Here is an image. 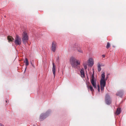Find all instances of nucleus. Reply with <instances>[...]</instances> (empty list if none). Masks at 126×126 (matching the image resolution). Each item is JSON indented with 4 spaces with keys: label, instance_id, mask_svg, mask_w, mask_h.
Listing matches in <instances>:
<instances>
[{
    "label": "nucleus",
    "instance_id": "nucleus-20",
    "mask_svg": "<svg viewBox=\"0 0 126 126\" xmlns=\"http://www.w3.org/2000/svg\"><path fill=\"white\" fill-rule=\"evenodd\" d=\"M98 90L99 92L100 91V87L98 85H97Z\"/></svg>",
    "mask_w": 126,
    "mask_h": 126
},
{
    "label": "nucleus",
    "instance_id": "nucleus-23",
    "mask_svg": "<svg viewBox=\"0 0 126 126\" xmlns=\"http://www.w3.org/2000/svg\"><path fill=\"white\" fill-rule=\"evenodd\" d=\"M0 126H2V125L1 124H0Z\"/></svg>",
    "mask_w": 126,
    "mask_h": 126
},
{
    "label": "nucleus",
    "instance_id": "nucleus-5",
    "mask_svg": "<svg viewBox=\"0 0 126 126\" xmlns=\"http://www.w3.org/2000/svg\"><path fill=\"white\" fill-rule=\"evenodd\" d=\"M15 43L16 45H20L21 44V38L18 35H16L15 38Z\"/></svg>",
    "mask_w": 126,
    "mask_h": 126
},
{
    "label": "nucleus",
    "instance_id": "nucleus-10",
    "mask_svg": "<svg viewBox=\"0 0 126 126\" xmlns=\"http://www.w3.org/2000/svg\"><path fill=\"white\" fill-rule=\"evenodd\" d=\"M7 39L8 40L9 42H12L14 40V39L12 37L9 36H8Z\"/></svg>",
    "mask_w": 126,
    "mask_h": 126
},
{
    "label": "nucleus",
    "instance_id": "nucleus-1",
    "mask_svg": "<svg viewBox=\"0 0 126 126\" xmlns=\"http://www.w3.org/2000/svg\"><path fill=\"white\" fill-rule=\"evenodd\" d=\"M70 62L73 67L78 68V66L80 64V62L74 57H71L70 59Z\"/></svg>",
    "mask_w": 126,
    "mask_h": 126
},
{
    "label": "nucleus",
    "instance_id": "nucleus-15",
    "mask_svg": "<svg viewBox=\"0 0 126 126\" xmlns=\"http://www.w3.org/2000/svg\"><path fill=\"white\" fill-rule=\"evenodd\" d=\"M46 117L45 116V115L44 114H42L40 116V119H44Z\"/></svg>",
    "mask_w": 126,
    "mask_h": 126
},
{
    "label": "nucleus",
    "instance_id": "nucleus-12",
    "mask_svg": "<svg viewBox=\"0 0 126 126\" xmlns=\"http://www.w3.org/2000/svg\"><path fill=\"white\" fill-rule=\"evenodd\" d=\"M121 112L120 109L119 108H118L116 111V113L117 115H118L120 114Z\"/></svg>",
    "mask_w": 126,
    "mask_h": 126
},
{
    "label": "nucleus",
    "instance_id": "nucleus-2",
    "mask_svg": "<svg viewBox=\"0 0 126 126\" xmlns=\"http://www.w3.org/2000/svg\"><path fill=\"white\" fill-rule=\"evenodd\" d=\"M101 78V79L100 81V83L101 90H103L106 84V81L105 80V76L104 72H103L102 74Z\"/></svg>",
    "mask_w": 126,
    "mask_h": 126
},
{
    "label": "nucleus",
    "instance_id": "nucleus-6",
    "mask_svg": "<svg viewBox=\"0 0 126 126\" xmlns=\"http://www.w3.org/2000/svg\"><path fill=\"white\" fill-rule=\"evenodd\" d=\"M89 65L91 67L93 66L94 64V60L91 58H90L88 60Z\"/></svg>",
    "mask_w": 126,
    "mask_h": 126
},
{
    "label": "nucleus",
    "instance_id": "nucleus-11",
    "mask_svg": "<svg viewBox=\"0 0 126 126\" xmlns=\"http://www.w3.org/2000/svg\"><path fill=\"white\" fill-rule=\"evenodd\" d=\"M80 74L81 76V77L82 78H83L84 77V72L83 70H81L80 71Z\"/></svg>",
    "mask_w": 126,
    "mask_h": 126
},
{
    "label": "nucleus",
    "instance_id": "nucleus-9",
    "mask_svg": "<svg viewBox=\"0 0 126 126\" xmlns=\"http://www.w3.org/2000/svg\"><path fill=\"white\" fill-rule=\"evenodd\" d=\"M53 67L52 68V71L53 72V73L54 75V77H55V70L56 69V66L55 64L54 63H52Z\"/></svg>",
    "mask_w": 126,
    "mask_h": 126
},
{
    "label": "nucleus",
    "instance_id": "nucleus-8",
    "mask_svg": "<svg viewBox=\"0 0 126 126\" xmlns=\"http://www.w3.org/2000/svg\"><path fill=\"white\" fill-rule=\"evenodd\" d=\"M105 101L106 103L108 105L111 103V102L110 100V96L108 94H107L106 95Z\"/></svg>",
    "mask_w": 126,
    "mask_h": 126
},
{
    "label": "nucleus",
    "instance_id": "nucleus-18",
    "mask_svg": "<svg viewBox=\"0 0 126 126\" xmlns=\"http://www.w3.org/2000/svg\"><path fill=\"white\" fill-rule=\"evenodd\" d=\"M83 65H84V68L85 69H86V68H87V64H86L85 63H84L83 64Z\"/></svg>",
    "mask_w": 126,
    "mask_h": 126
},
{
    "label": "nucleus",
    "instance_id": "nucleus-14",
    "mask_svg": "<svg viewBox=\"0 0 126 126\" xmlns=\"http://www.w3.org/2000/svg\"><path fill=\"white\" fill-rule=\"evenodd\" d=\"M101 65L98 64V72H100L101 70Z\"/></svg>",
    "mask_w": 126,
    "mask_h": 126
},
{
    "label": "nucleus",
    "instance_id": "nucleus-7",
    "mask_svg": "<svg viewBox=\"0 0 126 126\" xmlns=\"http://www.w3.org/2000/svg\"><path fill=\"white\" fill-rule=\"evenodd\" d=\"M56 43L54 42H53L52 43V45L51 50H52L54 52H55L56 50Z\"/></svg>",
    "mask_w": 126,
    "mask_h": 126
},
{
    "label": "nucleus",
    "instance_id": "nucleus-17",
    "mask_svg": "<svg viewBox=\"0 0 126 126\" xmlns=\"http://www.w3.org/2000/svg\"><path fill=\"white\" fill-rule=\"evenodd\" d=\"M110 46V44L108 42L107 44V45L106 46V48H109Z\"/></svg>",
    "mask_w": 126,
    "mask_h": 126
},
{
    "label": "nucleus",
    "instance_id": "nucleus-19",
    "mask_svg": "<svg viewBox=\"0 0 126 126\" xmlns=\"http://www.w3.org/2000/svg\"><path fill=\"white\" fill-rule=\"evenodd\" d=\"M78 51L80 53H83L82 51V50H81V49H78Z\"/></svg>",
    "mask_w": 126,
    "mask_h": 126
},
{
    "label": "nucleus",
    "instance_id": "nucleus-24",
    "mask_svg": "<svg viewBox=\"0 0 126 126\" xmlns=\"http://www.w3.org/2000/svg\"><path fill=\"white\" fill-rule=\"evenodd\" d=\"M32 66H33V67H34V66H33V65L32 64Z\"/></svg>",
    "mask_w": 126,
    "mask_h": 126
},
{
    "label": "nucleus",
    "instance_id": "nucleus-4",
    "mask_svg": "<svg viewBox=\"0 0 126 126\" xmlns=\"http://www.w3.org/2000/svg\"><path fill=\"white\" fill-rule=\"evenodd\" d=\"M94 71H93V74L92 75L91 79H90L91 82L94 88H96V80L95 79L94 76Z\"/></svg>",
    "mask_w": 126,
    "mask_h": 126
},
{
    "label": "nucleus",
    "instance_id": "nucleus-25",
    "mask_svg": "<svg viewBox=\"0 0 126 126\" xmlns=\"http://www.w3.org/2000/svg\"><path fill=\"white\" fill-rule=\"evenodd\" d=\"M26 68L25 70H26Z\"/></svg>",
    "mask_w": 126,
    "mask_h": 126
},
{
    "label": "nucleus",
    "instance_id": "nucleus-26",
    "mask_svg": "<svg viewBox=\"0 0 126 126\" xmlns=\"http://www.w3.org/2000/svg\"><path fill=\"white\" fill-rule=\"evenodd\" d=\"M58 59L59 60V58H58Z\"/></svg>",
    "mask_w": 126,
    "mask_h": 126
},
{
    "label": "nucleus",
    "instance_id": "nucleus-13",
    "mask_svg": "<svg viewBox=\"0 0 126 126\" xmlns=\"http://www.w3.org/2000/svg\"><path fill=\"white\" fill-rule=\"evenodd\" d=\"M88 88V89H90L92 91V92L94 91V90L93 88V87L91 85H90L89 86H87Z\"/></svg>",
    "mask_w": 126,
    "mask_h": 126
},
{
    "label": "nucleus",
    "instance_id": "nucleus-3",
    "mask_svg": "<svg viewBox=\"0 0 126 126\" xmlns=\"http://www.w3.org/2000/svg\"><path fill=\"white\" fill-rule=\"evenodd\" d=\"M29 39V36L27 33L25 31H24L22 34V40L23 43L25 44Z\"/></svg>",
    "mask_w": 126,
    "mask_h": 126
},
{
    "label": "nucleus",
    "instance_id": "nucleus-22",
    "mask_svg": "<svg viewBox=\"0 0 126 126\" xmlns=\"http://www.w3.org/2000/svg\"><path fill=\"white\" fill-rule=\"evenodd\" d=\"M102 56L103 57H105V55H102Z\"/></svg>",
    "mask_w": 126,
    "mask_h": 126
},
{
    "label": "nucleus",
    "instance_id": "nucleus-21",
    "mask_svg": "<svg viewBox=\"0 0 126 126\" xmlns=\"http://www.w3.org/2000/svg\"><path fill=\"white\" fill-rule=\"evenodd\" d=\"M78 46V45L76 44L75 45H74L73 46V47H77Z\"/></svg>",
    "mask_w": 126,
    "mask_h": 126
},
{
    "label": "nucleus",
    "instance_id": "nucleus-16",
    "mask_svg": "<svg viewBox=\"0 0 126 126\" xmlns=\"http://www.w3.org/2000/svg\"><path fill=\"white\" fill-rule=\"evenodd\" d=\"M24 62L25 63L26 65H29L28 61L27 58L25 59V61H24Z\"/></svg>",
    "mask_w": 126,
    "mask_h": 126
}]
</instances>
